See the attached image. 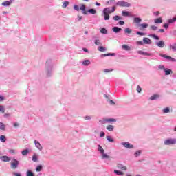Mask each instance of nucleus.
<instances>
[{"label":"nucleus","mask_w":176,"mask_h":176,"mask_svg":"<svg viewBox=\"0 0 176 176\" xmlns=\"http://www.w3.org/2000/svg\"><path fill=\"white\" fill-rule=\"evenodd\" d=\"M54 63L53 60L50 58L47 59L45 63V74L47 78H50L53 75V67Z\"/></svg>","instance_id":"1"},{"label":"nucleus","mask_w":176,"mask_h":176,"mask_svg":"<svg viewBox=\"0 0 176 176\" xmlns=\"http://www.w3.org/2000/svg\"><path fill=\"white\" fill-rule=\"evenodd\" d=\"M116 10V7L113 6L112 8L111 7H107L103 9L102 16H103L104 20L107 21L109 20V14L111 13H113Z\"/></svg>","instance_id":"2"},{"label":"nucleus","mask_w":176,"mask_h":176,"mask_svg":"<svg viewBox=\"0 0 176 176\" xmlns=\"http://www.w3.org/2000/svg\"><path fill=\"white\" fill-rule=\"evenodd\" d=\"M116 6H120V8H130L131 6V3L121 0L116 3Z\"/></svg>","instance_id":"3"},{"label":"nucleus","mask_w":176,"mask_h":176,"mask_svg":"<svg viewBox=\"0 0 176 176\" xmlns=\"http://www.w3.org/2000/svg\"><path fill=\"white\" fill-rule=\"evenodd\" d=\"M164 145H176V138H168L164 141Z\"/></svg>","instance_id":"4"},{"label":"nucleus","mask_w":176,"mask_h":176,"mask_svg":"<svg viewBox=\"0 0 176 176\" xmlns=\"http://www.w3.org/2000/svg\"><path fill=\"white\" fill-rule=\"evenodd\" d=\"M174 23H176V15H175V16H173L172 19H168L167 23H164L163 25V27H164V28L167 30V28H168V26L170 25V24H174Z\"/></svg>","instance_id":"5"},{"label":"nucleus","mask_w":176,"mask_h":176,"mask_svg":"<svg viewBox=\"0 0 176 176\" xmlns=\"http://www.w3.org/2000/svg\"><path fill=\"white\" fill-rule=\"evenodd\" d=\"M12 160H13V162H11V168H12V170H16V168L19 167V164H20V162H19V160L16 159H13Z\"/></svg>","instance_id":"6"},{"label":"nucleus","mask_w":176,"mask_h":176,"mask_svg":"<svg viewBox=\"0 0 176 176\" xmlns=\"http://www.w3.org/2000/svg\"><path fill=\"white\" fill-rule=\"evenodd\" d=\"M121 145H123L126 149H133L134 145L130 144L129 142H122Z\"/></svg>","instance_id":"7"},{"label":"nucleus","mask_w":176,"mask_h":176,"mask_svg":"<svg viewBox=\"0 0 176 176\" xmlns=\"http://www.w3.org/2000/svg\"><path fill=\"white\" fill-rule=\"evenodd\" d=\"M160 56L161 57H163L164 58H166V60H169L170 61H172V63H175L176 59L168 56V55H166L164 54H160Z\"/></svg>","instance_id":"8"},{"label":"nucleus","mask_w":176,"mask_h":176,"mask_svg":"<svg viewBox=\"0 0 176 176\" xmlns=\"http://www.w3.org/2000/svg\"><path fill=\"white\" fill-rule=\"evenodd\" d=\"M122 16L124 17H137V14H130L129 11H122Z\"/></svg>","instance_id":"9"},{"label":"nucleus","mask_w":176,"mask_h":176,"mask_svg":"<svg viewBox=\"0 0 176 176\" xmlns=\"http://www.w3.org/2000/svg\"><path fill=\"white\" fill-rule=\"evenodd\" d=\"M155 45H156V46H157L160 49H163V47H164L166 44L164 43V41L161 40L160 41H156Z\"/></svg>","instance_id":"10"},{"label":"nucleus","mask_w":176,"mask_h":176,"mask_svg":"<svg viewBox=\"0 0 176 176\" xmlns=\"http://www.w3.org/2000/svg\"><path fill=\"white\" fill-rule=\"evenodd\" d=\"M148 26V25L146 23H142L137 25V27H138V28H139V30H145V29H146V28Z\"/></svg>","instance_id":"11"},{"label":"nucleus","mask_w":176,"mask_h":176,"mask_svg":"<svg viewBox=\"0 0 176 176\" xmlns=\"http://www.w3.org/2000/svg\"><path fill=\"white\" fill-rule=\"evenodd\" d=\"M142 21V19H141L140 17H136V16L133 17V23H135V24H137V25H138V24H140Z\"/></svg>","instance_id":"12"},{"label":"nucleus","mask_w":176,"mask_h":176,"mask_svg":"<svg viewBox=\"0 0 176 176\" xmlns=\"http://www.w3.org/2000/svg\"><path fill=\"white\" fill-rule=\"evenodd\" d=\"M143 43H144V45H151L152 43V40L148 37H144Z\"/></svg>","instance_id":"13"},{"label":"nucleus","mask_w":176,"mask_h":176,"mask_svg":"<svg viewBox=\"0 0 176 176\" xmlns=\"http://www.w3.org/2000/svg\"><path fill=\"white\" fill-rule=\"evenodd\" d=\"M111 30L115 34H119L122 31V28L118 26H114Z\"/></svg>","instance_id":"14"},{"label":"nucleus","mask_w":176,"mask_h":176,"mask_svg":"<svg viewBox=\"0 0 176 176\" xmlns=\"http://www.w3.org/2000/svg\"><path fill=\"white\" fill-rule=\"evenodd\" d=\"M138 54H140L142 56H152L151 53L145 52L141 51V50L138 51Z\"/></svg>","instance_id":"15"},{"label":"nucleus","mask_w":176,"mask_h":176,"mask_svg":"<svg viewBox=\"0 0 176 176\" xmlns=\"http://www.w3.org/2000/svg\"><path fill=\"white\" fill-rule=\"evenodd\" d=\"M0 160H1V162H10V157L6 155H3L0 157Z\"/></svg>","instance_id":"16"},{"label":"nucleus","mask_w":176,"mask_h":176,"mask_svg":"<svg viewBox=\"0 0 176 176\" xmlns=\"http://www.w3.org/2000/svg\"><path fill=\"white\" fill-rule=\"evenodd\" d=\"M34 144L36 148H37V149H38V151H42V149L43 148L42 147V145H41V143H39V142L34 140Z\"/></svg>","instance_id":"17"},{"label":"nucleus","mask_w":176,"mask_h":176,"mask_svg":"<svg viewBox=\"0 0 176 176\" xmlns=\"http://www.w3.org/2000/svg\"><path fill=\"white\" fill-rule=\"evenodd\" d=\"M159 98H160V95L154 94L149 98V100H151V101H155V100H159Z\"/></svg>","instance_id":"18"},{"label":"nucleus","mask_w":176,"mask_h":176,"mask_svg":"<svg viewBox=\"0 0 176 176\" xmlns=\"http://www.w3.org/2000/svg\"><path fill=\"white\" fill-rule=\"evenodd\" d=\"M12 0L6 1L1 3L2 6H10L12 5Z\"/></svg>","instance_id":"19"},{"label":"nucleus","mask_w":176,"mask_h":176,"mask_svg":"<svg viewBox=\"0 0 176 176\" xmlns=\"http://www.w3.org/2000/svg\"><path fill=\"white\" fill-rule=\"evenodd\" d=\"M80 10L82 11V14H87V11H86V6L85 4H82L80 7Z\"/></svg>","instance_id":"20"},{"label":"nucleus","mask_w":176,"mask_h":176,"mask_svg":"<svg viewBox=\"0 0 176 176\" xmlns=\"http://www.w3.org/2000/svg\"><path fill=\"white\" fill-rule=\"evenodd\" d=\"M117 167L119 170H122V171H126L127 170V167L123 164H118Z\"/></svg>","instance_id":"21"},{"label":"nucleus","mask_w":176,"mask_h":176,"mask_svg":"<svg viewBox=\"0 0 176 176\" xmlns=\"http://www.w3.org/2000/svg\"><path fill=\"white\" fill-rule=\"evenodd\" d=\"M113 56H116V54L115 53L103 54L100 56L101 57H109V56L113 57Z\"/></svg>","instance_id":"22"},{"label":"nucleus","mask_w":176,"mask_h":176,"mask_svg":"<svg viewBox=\"0 0 176 176\" xmlns=\"http://www.w3.org/2000/svg\"><path fill=\"white\" fill-rule=\"evenodd\" d=\"M154 23L155 24H162V23H163V19H162V17L157 18L154 19Z\"/></svg>","instance_id":"23"},{"label":"nucleus","mask_w":176,"mask_h":176,"mask_svg":"<svg viewBox=\"0 0 176 176\" xmlns=\"http://www.w3.org/2000/svg\"><path fill=\"white\" fill-rule=\"evenodd\" d=\"M87 13H90V14H96L97 13V10L94 8H90L87 11Z\"/></svg>","instance_id":"24"},{"label":"nucleus","mask_w":176,"mask_h":176,"mask_svg":"<svg viewBox=\"0 0 176 176\" xmlns=\"http://www.w3.org/2000/svg\"><path fill=\"white\" fill-rule=\"evenodd\" d=\"M148 36H150L151 38H153V39H155V41H160V37H159V36H157L156 34H150L148 35Z\"/></svg>","instance_id":"25"},{"label":"nucleus","mask_w":176,"mask_h":176,"mask_svg":"<svg viewBox=\"0 0 176 176\" xmlns=\"http://www.w3.org/2000/svg\"><path fill=\"white\" fill-rule=\"evenodd\" d=\"M164 72H165V75H171V74H173V70L168 69V68H165Z\"/></svg>","instance_id":"26"},{"label":"nucleus","mask_w":176,"mask_h":176,"mask_svg":"<svg viewBox=\"0 0 176 176\" xmlns=\"http://www.w3.org/2000/svg\"><path fill=\"white\" fill-rule=\"evenodd\" d=\"M94 44L96 46H99V47L102 45V43H101V40H100V39H95Z\"/></svg>","instance_id":"27"},{"label":"nucleus","mask_w":176,"mask_h":176,"mask_svg":"<svg viewBox=\"0 0 176 176\" xmlns=\"http://www.w3.org/2000/svg\"><path fill=\"white\" fill-rule=\"evenodd\" d=\"M106 129L108 131H113V130H115V126L113 125H107Z\"/></svg>","instance_id":"28"},{"label":"nucleus","mask_w":176,"mask_h":176,"mask_svg":"<svg viewBox=\"0 0 176 176\" xmlns=\"http://www.w3.org/2000/svg\"><path fill=\"white\" fill-rule=\"evenodd\" d=\"M114 173L116 174V175H121V176L124 175V173L122 171L119 170H114Z\"/></svg>","instance_id":"29"},{"label":"nucleus","mask_w":176,"mask_h":176,"mask_svg":"<svg viewBox=\"0 0 176 176\" xmlns=\"http://www.w3.org/2000/svg\"><path fill=\"white\" fill-rule=\"evenodd\" d=\"M133 32V30L127 28L124 29V34H126L127 35H130Z\"/></svg>","instance_id":"30"},{"label":"nucleus","mask_w":176,"mask_h":176,"mask_svg":"<svg viewBox=\"0 0 176 176\" xmlns=\"http://www.w3.org/2000/svg\"><path fill=\"white\" fill-rule=\"evenodd\" d=\"M141 153H142V151L139 150L134 153L133 156L135 157H138V156H141Z\"/></svg>","instance_id":"31"},{"label":"nucleus","mask_w":176,"mask_h":176,"mask_svg":"<svg viewBox=\"0 0 176 176\" xmlns=\"http://www.w3.org/2000/svg\"><path fill=\"white\" fill-rule=\"evenodd\" d=\"M30 153V150L28 149H25L21 151V154L23 156H27Z\"/></svg>","instance_id":"32"},{"label":"nucleus","mask_w":176,"mask_h":176,"mask_svg":"<svg viewBox=\"0 0 176 176\" xmlns=\"http://www.w3.org/2000/svg\"><path fill=\"white\" fill-rule=\"evenodd\" d=\"M98 152H100V155H101L102 153H104V152H105V151L104 150V148H102V146H101V145L98 144Z\"/></svg>","instance_id":"33"},{"label":"nucleus","mask_w":176,"mask_h":176,"mask_svg":"<svg viewBox=\"0 0 176 176\" xmlns=\"http://www.w3.org/2000/svg\"><path fill=\"white\" fill-rule=\"evenodd\" d=\"M117 120L115 118H107V123H116Z\"/></svg>","instance_id":"34"},{"label":"nucleus","mask_w":176,"mask_h":176,"mask_svg":"<svg viewBox=\"0 0 176 176\" xmlns=\"http://www.w3.org/2000/svg\"><path fill=\"white\" fill-rule=\"evenodd\" d=\"M26 176H35V174L32 170H27L26 172Z\"/></svg>","instance_id":"35"},{"label":"nucleus","mask_w":176,"mask_h":176,"mask_svg":"<svg viewBox=\"0 0 176 176\" xmlns=\"http://www.w3.org/2000/svg\"><path fill=\"white\" fill-rule=\"evenodd\" d=\"M82 65L87 67V65H90V60H85L82 61Z\"/></svg>","instance_id":"36"},{"label":"nucleus","mask_w":176,"mask_h":176,"mask_svg":"<svg viewBox=\"0 0 176 176\" xmlns=\"http://www.w3.org/2000/svg\"><path fill=\"white\" fill-rule=\"evenodd\" d=\"M122 47L124 50H126V51H129L131 49L129 45L126 44L122 45Z\"/></svg>","instance_id":"37"},{"label":"nucleus","mask_w":176,"mask_h":176,"mask_svg":"<svg viewBox=\"0 0 176 176\" xmlns=\"http://www.w3.org/2000/svg\"><path fill=\"white\" fill-rule=\"evenodd\" d=\"M43 168V166L42 165H38L36 167V171L37 173H39V171H42V169Z\"/></svg>","instance_id":"38"},{"label":"nucleus","mask_w":176,"mask_h":176,"mask_svg":"<svg viewBox=\"0 0 176 176\" xmlns=\"http://www.w3.org/2000/svg\"><path fill=\"white\" fill-rule=\"evenodd\" d=\"M169 47L172 49L173 52H176V43H173V45H170Z\"/></svg>","instance_id":"39"},{"label":"nucleus","mask_w":176,"mask_h":176,"mask_svg":"<svg viewBox=\"0 0 176 176\" xmlns=\"http://www.w3.org/2000/svg\"><path fill=\"white\" fill-rule=\"evenodd\" d=\"M0 130H3V131H5V130H6V126L3 122H0Z\"/></svg>","instance_id":"40"},{"label":"nucleus","mask_w":176,"mask_h":176,"mask_svg":"<svg viewBox=\"0 0 176 176\" xmlns=\"http://www.w3.org/2000/svg\"><path fill=\"white\" fill-rule=\"evenodd\" d=\"M107 141H109V142H115V140H113V138H112V137H111L110 135H108L106 137Z\"/></svg>","instance_id":"41"},{"label":"nucleus","mask_w":176,"mask_h":176,"mask_svg":"<svg viewBox=\"0 0 176 176\" xmlns=\"http://www.w3.org/2000/svg\"><path fill=\"white\" fill-rule=\"evenodd\" d=\"M163 113H170V110L169 107H166L162 110Z\"/></svg>","instance_id":"42"},{"label":"nucleus","mask_w":176,"mask_h":176,"mask_svg":"<svg viewBox=\"0 0 176 176\" xmlns=\"http://www.w3.org/2000/svg\"><path fill=\"white\" fill-rule=\"evenodd\" d=\"M98 50H99V52H107V48L100 45L98 47Z\"/></svg>","instance_id":"43"},{"label":"nucleus","mask_w":176,"mask_h":176,"mask_svg":"<svg viewBox=\"0 0 176 176\" xmlns=\"http://www.w3.org/2000/svg\"><path fill=\"white\" fill-rule=\"evenodd\" d=\"M0 141L1 142H6V136L2 135L0 136Z\"/></svg>","instance_id":"44"},{"label":"nucleus","mask_w":176,"mask_h":176,"mask_svg":"<svg viewBox=\"0 0 176 176\" xmlns=\"http://www.w3.org/2000/svg\"><path fill=\"white\" fill-rule=\"evenodd\" d=\"M102 155V159H109V155H107L105 153V152H103V153L101 154Z\"/></svg>","instance_id":"45"},{"label":"nucleus","mask_w":176,"mask_h":176,"mask_svg":"<svg viewBox=\"0 0 176 176\" xmlns=\"http://www.w3.org/2000/svg\"><path fill=\"white\" fill-rule=\"evenodd\" d=\"M113 20H115V21H118V20H122V16L116 15L113 16Z\"/></svg>","instance_id":"46"},{"label":"nucleus","mask_w":176,"mask_h":176,"mask_svg":"<svg viewBox=\"0 0 176 176\" xmlns=\"http://www.w3.org/2000/svg\"><path fill=\"white\" fill-rule=\"evenodd\" d=\"M101 34H108V30L105 28H102L100 29Z\"/></svg>","instance_id":"47"},{"label":"nucleus","mask_w":176,"mask_h":176,"mask_svg":"<svg viewBox=\"0 0 176 176\" xmlns=\"http://www.w3.org/2000/svg\"><path fill=\"white\" fill-rule=\"evenodd\" d=\"M69 5V1H65L62 6V8H63V9H65V8L68 7Z\"/></svg>","instance_id":"48"},{"label":"nucleus","mask_w":176,"mask_h":176,"mask_svg":"<svg viewBox=\"0 0 176 176\" xmlns=\"http://www.w3.org/2000/svg\"><path fill=\"white\" fill-rule=\"evenodd\" d=\"M112 71H113V69H105L103 70V72H104V74H109L112 72Z\"/></svg>","instance_id":"49"},{"label":"nucleus","mask_w":176,"mask_h":176,"mask_svg":"<svg viewBox=\"0 0 176 176\" xmlns=\"http://www.w3.org/2000/svg\"><path fill=\"white\" fill-rule=\"evenodd\" d=\"M32 162H38V157L36 156V155H34L32 157Z\"/></svg>","instance_id":"50"},{"label":"nucleus","mask_w":176,"mask_h":176,"mask_svg":"<svg viewBox=\"0 0 176 176\" xmlns=\"http://www.w3.org/2000/svg\"><path fill=\"white\" fill-rule=\"evenodd\" d=\"M99 122H100V123H102V124H105V123L108 122L107 118H103L102 120H100Z\"/></svg>","instance_id":"51"},{"label":"nucleus","mask_w":176,"mask_h":176,"mask_svg":"<svg viewBox=\"0 0 176 176\" xmlns=\"http://www.w3.org/2000/svg\"><path fill=\"white\" fill-rule=\"evenodd\" d=\"M0 112H1V113H5V106L0 105Z\"/></svg>","instance_id":"52"},{"label":"nucleus","mask_w":176,"mask_h":176,"mask_svg":"<svg viewBox=\"0 0 176 176\" xmlns=\"http://www.w3.org/2000/svg\"><path fill=\"white\" fill-rule=\"evenodd\" d=\"M136 34L140 35V36H145V33L140 32V31L136 32Z\"/></svg>","instance_id":"53"},{"label":"nucleus","mask_w":176,"mask_h":176,"mask_svg":"<svg viewBox=\"0 0 176 176\" xmlns=\"http://www.w3.org/2000/svg\"><path fill=\"white\" fill-rule=\"evenodd\" d=\"M83 119H85V120H91V116H87L83 117Z\"/></svg>","instance_id":"54"},{"label":"nucleus","mask_w":176,"mask_h":176,"mask_svg":"<svg viewBox=\"0 0 176 176\" xmlns=\"http://www.w3.org/2000/svg\"><path fill=\"white\" fill-rule=\"evenodd\" d=\"M74 10H76L77 12H79V10H80L79 6H78V5H74Z\"/></svg>","instance_id":"55"},{"label":"nucleus","mask_w":176,"mask_h":176,"mask_svg":"<svg viewBox=\"0 0 176 176\" xmlns=\"http://www.w3.org/2000/svg\"><path fill=\"white\" fill-rule=\"evenodd\" d=\"M136 90H137L138 93H141V91H142V89L141 88V87L140 85H138Z\"/></svg>","instance_id":"56"},{"label":"nucleus","mask_w":176,"mask_h":176,"mask_svg":"<svg viewBox=\"0 0 176 176\" xmlns=\"http://www.w3.org/2000/svg\"><path fill=\"white\" fill-rule=\"evenodd\" d=\"M150 28L153 30V31H156L157 30V26H155V25H151L150 27Z\"/></svg>","instance_id":"57"},{"label":"nucleus","mask_w":176,"mask_h":176,"mask_svg":"<svg viewBox=\"0 0 176 176\" xmlns=\"http://www.w3.org/2000/svg\"><path fill=\"white\" fill-rule=\"evenodd\" d=\"M3 118H10V113H4Z\"/></svg>","instance_id":"58"},{"label":"nucleus","mask_w":176,"mask_h":176,"mask_svg":"<svg viewBox=\"0 0 176 176\" xmlns=\"http://www.w3.org/2000/svg\"><path fill=\"white\" fill-rule=\"evenodd\" d=\"M100 138L105 137V132L101 131L100 133Z\"/></svg>","instance_id":"59"},{"label":"nucleus","mask_w":176,"mask_h":176,"mask_svg":"<svg viewBox=\"0 0 176 176\" xmlns=\"http://www.w3.org/2000/svg\"><path fill=\"white\" fill-rule=\"evenodd\" d=\"M159 14H160V12L159 11H156L153 12V15L155 16L156 17H157Z\"/></svg>","instance_id":"60"},{"label":"nucleus","mask_w":176,"mask_h":176,"mask_svg":"<svg viewBox=\"0 0 176 176\" xmlns=\"http://www.w3.org/2000/svg\"><path fill=\"white\" fill-rule=\"evenodd\" d=\"M115 2H116L115 0H110L107 1V3L112 5V3H115Z\"/></svg>","instance_id":"61"},{"label":"nucleus","mask_w":176,"mask_h":176,"mask_svg":"<svg viewBox=\"0 0 176 176\" xmlns=\"http://www.w3.org/2000/svg\"><path fill=\"white\" fill-rule=\"evenodd\" d=\"M10 153L12 154V155H16V151L14 149H11L9 151Z\"/></svg>","instance_id":"62"},{"label":"nucleus","mask_w":176,"mask_h":176,"mask_svg":"<svg viewBox=\"0 0 176 176\" xmlns=\"http://www.w3.org/2000/svg\"><path fill=\"white\" fill-rule=\"evenodd\" d=\"M158 68H159V69H163V71H164V69H166V68L164 67V65H159Z\"/></svg>","instance_id":"63"},{"label":"nucleus","mask_w":176,"mask_h":176,"mask_svg":"<svg viewBox=\"0 0 176 176\" xmlns=\"http://www.w3.org/2000/svg\"><path fill=\"white\" fill-rule=\"evenodd\" d=\"M13 175L14 176H21V173H13Z\"/></svg>","instance_id":"64"}]
</instances>
